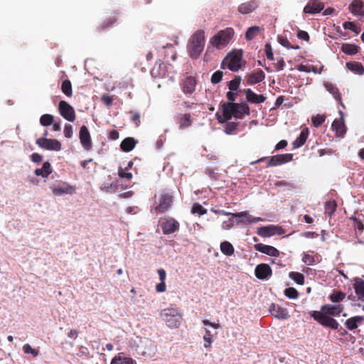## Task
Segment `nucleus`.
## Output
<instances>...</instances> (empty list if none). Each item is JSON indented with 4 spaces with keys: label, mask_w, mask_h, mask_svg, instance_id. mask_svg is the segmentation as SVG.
Masks as SVG:
<instances>
[{
    "label": "nucleus",
    "mask_w": 364,
    "mask_h": 364,
    "mask_svg": "<svg viewBox=\"0 0 364 364\" xmlns=\"http://www.w3.org/2000/svg\"><path fill=\"white\" fill-rule=\"evenodd\" d=\"M346 294L340 291H333V293L329 296V299L333 303H339L346 298Z\"/></svg>",
    "instance_id": "obj_37"
},
{
    "label": "nucleus",
    "mask_w": 364,
    "mask_h": 364,
    "mask_svg": "<svg viewBox=\"0 0 364 364\" xmlns=\"http://www.w3.org/2000/svg\"><path fill=\"white\" fill-rule=\"evenodd\" d=\"M272 269L269 264L262 263L258 264L255 270L257 278L259 279H265L272 275Z\"/></svg>",
    "instance_id": "obj_19"
},
{
    "label": "nucleus",
    "mask_w": 364,
    "mask_h": 364,
    "mask_svg": "<svg viewBox=\"0 0 364 364\" xmlns=\"http://www.w3.org/2000/svg\"><path fill=\"white\" fill-rule=\"evenodd\" d=\"M180 87L187 97L191 96L196 91L197 80L193 76H186L179 82Z\"/></svg>",
    "instance_id": "obj_7"
},
{
    "label": "nucleus",
    "mask_w": 364,
    "mask_h": 364,
    "mask_svg": "<svg viewBox=\"0 0 364 364\" xmlns=\"http://www.w3.org/2000/svg\"><path fill=\"white\" fill-rule=\"evenodd\" d=\"M284 294L289 299H296L299 296V292L294 287L287 288L284 291Z\"/></svg>",
    "instance_id": "obj_51"
},
{
    "label": "nucleus",
    "mask_w": 364,
    "mask_h": 364,
    "mask_svg": "<svg viewBox=\"0 0 364 364\" xmlns=\"http://www.w3.org/2000/svg\"><path fill=\"white\" fill-rule=\"evenodd\" d=\"M191 213L193 214L198 213L199 215H203L207 213V210L204 208L199 203H194L191 208Z\"/></svg>",
    "instance_id": "obj_48"
},
{
    "label": "nucleus",
    "mask_w": 364,
    "mask_h": 364,
    "mask_svg": "<svg viewBox=\"0 0 364 364\" xmlns=\"http://www.w3.org/2000/svg\"><path fill=\"white\" fill-rule=\"evenodd\" d=\"M269 311L272 316L279 319H287L289 316L287 309L278 304H272Z\"/></svg>",
    "instance_id": "obj_18"
},
{
    "label": "nucleus",
    "mask_w": 364,
    "mask_h": 364,
    "mask_svg": "<svg viewBox=\"0 0 364 364\" xmlns=\"http://www.w3.org/2000/svg\"><path fill=\"white\" fill-rule=\"evenodd\" d=\"M234 35V30L232 28H227L224 30L220 31L211 39V44L220 48L221 46H225L228 44Z\"/></svg>",
    "instance_id": "obj_6"
},
{
    "label": "nucleus",
    "mask_w": 364,
    "mask_h": 364,
    "mask_svg": "<svg viewBox=\"0 0 364 364\" xmlns=\"http://www.w3.org/2000/svg\"><path fill=\"white\" fill-rule=\"evenodd\" d=\"M223 73L220 70H218V71L215 72L211 76V80H210L211 82L213 84L219 83L223 79Z\"/></svg>",
    "instance_id": "obj_53"
},
{
    "label": "nucleus",
    "mask_w": 364,
    "mask_h": 364,
    "mask_svg": "<svg viewBox=\"0 0 364 364\" xmlns=\"http://www.w3.org/2000/svg\"><path fill=\"white\" fill-rule=\"evenodd\" d=\"M62 92L67 96L71 97L73 95L72 85L69 80H65L61 85Z\"/></svg>",
    "instance_id": "obj_40"
},
{
    "label": "nucleus",
    "mask_w": 364,
    "mask_h": 364,
    "mask_svg": "<svg viewBox=\"0 0 364 364\" xmlns=\"http://www.w3.org/2000/svg\"><path fill=\"white\" fill-rule=\"evenodd\" d=\"M341 115L340 119H335L332 123V129L336 132L337 136H343L346 132V127L343 123V113L342 111H339Z\"/></svg>",
    "instance_id": "obj_21"
},
{
    "label": "nucleus",
    "mask_w": 364,
    "mask_h": 364,
    "mask_svg": "<svg viewBox=\"0 0 364 364\" xmlns=\"http://www.w3.org/2000/svg\"><path fill=\"white\" fill-rule=\"evenodd\" d=\"M173 203V197L169 193L161 194L159 198V203L155 208V211L157 213H162L166 211Z\"/></svg>",
    "instance_id": "obj_11"
},
{
    "label": "nucleus",
    "mask_w": 364,
    "mask_h": 364,
    "mask_svg": "<svg viewBox=\"0 0 364 364\" xmlns=\"http://www.w3.org/2000/svg\"><path fill=\"white\" fill-rule=\"evenodd\" d=\"M60 115L69 122H74L76 117L74 108L66 101L61 100L58 105Z\"/></svg>",
    "instance_id": "obj_9"
},
{
    "label": "nucleus",
    "mask_w": 364,
    "mask_h": 364,
    "mask_svg": "<svg viewBox=\"0 0 364 364\" xmlns=\"http://www.w3.org/2000/svg\"><path fill=\"white\" fill-rule=\"evenodd\" d=\"M137 142L133 137H127L121 142L120 149L124 152H129L134 149Z\"/></svg>",
    "instance_id": "obj_27"
},
{
    "label": "nucleus",
    "mask_w": 364,
    "mask_h": 364,
    "mask_svg": "<svg viewBox=\"0 0 364 364\" xmlns=\"http://www.w3.org/2000/svg\"><path fill=\"white\" fill-rule=\"evenodd\" d=\"M344 307L343 304H325L321 306L320 312L330 316H338L343 311Z\"/></svg>",
    "instance_id": "obj_13"
},
{
    "label": "nucleus",
    "mask_w": 364,
    "mask_h": 364,
    "mask_svg": "<svg viewBox=\"0 0 364 364\" xmlns=\"http://www.w3.org/2000/svg\"><path fill=\"white\" fill-rule=\"evenodd\" d=\"M204 46L205 32L203 30H198L191 37L187 46L190 56L192 58H197L203 50Z\"/></svg>",
    "instance_id": "obj_2"
},
{
    "label": "nucleus",
    "mask_w": 364,
    "mask_h": 364,
    "mask_svg": "<svg viewBox=\"0 0 364 364\" xmlns=\"http://www.w3.org/2000/svg\"><path fill=\"white\" fill-rule=\"evenodd\" d=\"M324 86L326 89L333 96V97L339 102V104L345 108L343 103L342 102L341 95L338 91V89L335 85L331 82H325Z\"/></svg>",
    "instance_id": "obj_28"
},
{
    "label": "nucleus",
    "mask_w": 364,
    "mask_h": 364,
    "mask_svg": "<svg viewBox=\"0 0 364 364\" xmlns=\"http://www.w3.org/2000/svg\"><path fill=\"white\" fill-rule=\"evenodd\" d=\"M79 139L83 148L87 151L92 149V141L90 132L85 125L80 129Z\"/></svg>",
    "instance_id": "obj_14"
},
{
    "label": "nucleus",
    "mask_w": 364,
    "mask_h": 364,
    "mask_svg": "<svg viewBox=\"0 0 364 364\" xmlns=\"http://www.w3.org/2000/svg\"><path fill=\"white\" fill-rule=\"evenodd\" d=\"M257 233L259 235L262 237H269L276 233L282 234L283 233V231H282L281 228H278L274 225H269L259 228L258 229Z\"/></svg>",
    "instance_id": "obj_22"
},
{
    "label": "nucleus",
    "mask_w": 364,
    "mask_h": 364,
    "mask_svg": "<svg viewBox=\"0 0 364 364\" xmlns=\"http://www.w3.org/2000/svg\"><path fill=\"white\" fill-rule=\"evenodd\" d=\"M351 219L353 220V228L355 230L362 232L364 230V224L362 223V221L355 217L351 218Z\"/></svg>",
    "instance_id": "obj_54"
},
{
    "label": "nucleus",
    "mask_w": 364,
    "mask_h": 364,
    "mask_svg": "<svg viewBox=\"0 0 364 364\" xmlns=\"http://www.w3.org/2000/svg\"><path fill=\"white\" fill-rule=\"evenodd\" d=\"M64 135L66 138L70 139L73 136V126L70 124H66L64 127Z\"/></svg>",
    "instance_id": "obj_58"
},
{
    "label": "nucleus",
    "mask_w": 364,
    "mask_h": 364,
    "mask_svg": "<svg viewBox=\"0 0 364 364\" xmlns=\"http://www.w3.org/2000/svg\"><path fill=\"white\" fill-rule=\"evenodd\" d=\"M289 277L294 280L297 284L303 285L304 284L305 277L303 274L297 272H291Z\"/></svg>",
    "instance_id": "obj_39"
},
{
    "label": "nucleus",
    "mask_w": 364,
    "mask_h": 364,
    "mask_svg": "<svg viewBox=\"0 0 364 364\" xmlns=\"http://www.w3.org/2000/svg\"><path fill=\"white\" fill-rule=\"evenodd\" d=\"M302 262L307 265H312V264H314L315 261H314V258L313 256H311L307 253H304L303 257H302Z\"/></svg>",
    "instance_id": "obj_56"
},
{
    "label": "nucleus",
    "mask_w": 364,
    "mask_h": 364,
    "mask_svg": "<svg viewBox=\"0 0 364 364\" xmlns=\"http://www.w3.org/2000/svg\"><path fill=\"white\" fill-rule=\"evenodd\" d=\"M358 47L355 44L343 43L341 50L346 55H353L358 52Z\"/></svg>",
    "instance_id": "obj_34"
},
{
    "label": "nucleus",
    "mask_w": 364,
    "mask_h": 364,
    "mask_svg": "<svg viewBox=\"0 0 364 364\" xmlns=\"http://www.w3.org/2000/svg\"><path fill=\"white\" fill-rule=\"evenodd\" d=\"M213 335L208 329L205 328V333L203 336V340L205 341L204 347L205 348H210L212 343Z\"/></svg>",
    "instance_id": "obj_52"
},
{
    "label": "nucleus",
    "mask_w": 364,
    "mask_h": 364,
    "mask_svg": "<svg viewBox=\"0 0 364 364\" xmlns=\"http://www.w3.org/2000/svg\"><path fill=\"white\" fill-rule=\"evenodd\" d=\"M234 225V220L232 218H230L226 221H224L222 224V227L225 230L230 229Z\"/></svg>",
    "instance_id": "obj_61"
},
{
    "label": "nucleus",
    "mask_w": 364,
    "mask_h": 364,
    "mask_svg": "<svg viewBox=\"0 0 364 364\" xmlns=\"http://www.w3.org/2000/svg\"><path fill=\"white\" fill-rule=\"evenodd\" d=\"M161 316L170 328H178L182 315L176 309L168 308L162 311Z\"/></svg>",
    "instance_id": "obj_4"
},
{
    "label": "nucleus",
    "mask_w": 364,
    "mask_h": 364,
    "mask_svg": "<svg viewBox=\"0 0 364 364\" xmlns=\"http://www.w3.org/2000/svg\"><path fill=\"white\" fill-rule=\"evenodd\" d=\"M265 52L266 55L268 60H274V55L272 53V48L269 45H266L265 46Z\"/></svg>",
    "instance_id": "obj_62"
},
{
    "label": "nucleus",
    "mask_w": 364,
    "mask_h": 364,
    "mask_svg": "<svg viewBox=\"0 0 364 364\" xmlns=\"http://www.w3.org/2000/svg\"><path fill=\"white\" fill-rule=\"evenodd\" d=\"M220 250L224 255L227 256L232 255L235 252L234 247L230 242L228 241H224L220 243Z\"/></svg>",
    "instance_id": "obj_35"
},
{
    "label": "nucleus",
    "mask_w": 364,
    "mask_h": 364,
    "mask_svg": "<svg viewBox=\"0 0 364 364\" xmlns=\"http://www.w3.org/2000/svg\"><path fill=\"white\" fill-rule=\"evenodd\" d=\"M255 250L271 257H279V251L273 246L258 243L255 245Z\"/></svg>",
    "instance_id": "obj_20"
},
{
    "label": "nucleus",
    "mask_w": 364,
    "mask_h": 364,
    "mask_svg": "<svg viewBox=\"0 0 364 364\" xmlns=\"http://www.w3.org/2000/svg\"><path fill=\"white\" fill-rule=\"evenodd\" d=\"M326 119V117L324 115L317 114L311 117V121L314 127H318L321 126Z\"/></svg>",
    "instance_id": "obj_49"
},
{
    "label": "nucleus",
    "mask_w": 364,
    "mask_h": 364,
    "mask_svg": "<svg viewBox=\"0 0 364 364\" xmlns=\"http://www.w3.org/2000/svg\"><path fill=\"white\" fill-rule=\"evenodd\" d=\"M240 82H241L240 76H236L232 80H230L229 82V85H228V88H229L230 91H233V92L237 91L240 85Z\"/></svg>",
    "instance_id": "obj_47"
},
{
    "label": "nucleus",
    "mask_w": 364,
    "mask_h": 364,
    "mask_svg": "<svg viewBox=\"0 0 364 364\" xmlns=\"http://www.w3.org/2000/svg\"><path fill=\"white\" fill-rule=\"evenodd\" d=\"M343 27L346 30H350L355 34H358L361 29L360 28L358 27L355 23L353 21H346L343 23Z\"/></svg>",
    "instance_id": "obj_45"
},
{
    "label": "nucleus",
    "mask_w": 364,
    "mask_h": 364,
    "mask_svg": "<svg viewBox=\"0 0 364 364\" xmlns=\"http://www.w3.org/2000/svg\"><path fill=\"white\" fill-rule=\"evenodd\" d=\"M101 100L104 105H105L107 106H111L114 99H113L112 96H110L107 94H105L102 96Z\"/></svg>",
    "instance_id": "obj_59"
},
{
    "label": "nucleus",
    "mask_w": 364,
    "mask_h": 364,
    "mask_svg": "<svg viewBox=\"0 0 364 364\" xmlns=\"http://www.w3.org/2000/svg\"><path fill=\"white\" fill-rule=\"evenodd\" d=\"M293 159V154H284L272 156L267 162V166H277L289 162Z\"/></svg>",
    "instance_id": "obj_12"
},
{
    "label": "nucleus",
    "mask_w": 364,
    "mask_h": 364,
    "mask_svg": "<svg viewBox=\"0 0 364 364\" xmlns=\"http://www.w3.org/2000/svg\"><path fill=\"white\" fill-rule=\"evenodd\" d=\"M258 6V3L255 0H251L241 4L237 11L242 14H248L254 11Z\"/></svg>",
    "instance_id": "obj_23"
},
{
    "label": "nucleus",
    "mask_w": 364,
    "mask_h": 364,
    "mask_svg": "<svg viewBox=\"0 0 364 364\" xmlns=\"http://www.w3.org/2000/svg\"><path fill=\"white\" fill-rule=\"evenodd\" d=\"M161 227L164 235L173 233L179 230V223L173 218H169L161 223Z\"/></svg>",
    "instance_id": "obj_10"
},
{
    "label": "nucleus",
    "mask_w": 364,
    "mask_h": 364,
    "mask_svg": "<svg viewBox=\"0 0 364 364\" xmlns=\"http://www.w3.org/2000/svg\"><path fill=\"white\" fill-rule=\"evenodd\" d=\"M176 122L178 124L180 129H184L189 127L192 124L191 116L190 114H180L176 118Z\"/></svg>",
    "instance_id": "obj_25"
},
{
    "label": "nucleus",
    "mask_w": 364,
    "mask_h": 364,
    "mask_svg": "<svg viewBox=\"0 0 364 364\" xmlns=\"http://www.w3.org/2000/svg\"><path fill=\"white\" fill-rule=\"evenodd\" d=\"M242 58V52L240 50H235L230 52L223 60L221 68H228L231 71H238L241 68V60Z\"/></svg>",
    "instance_id": "obj_3"
},
{
    "label": "nucleus",
    "mask_w": 364,
    "mask_h": 364,
    "mask_svg": "<svg viewBox=\"0 0 364 364\" xmlns=\"http://www.w3.org/2000/svg\"><path fill=\"white\" fill-rule=\"evenodd\" d=\"M119 132L117 130L113 129L109 132L108 138L110 140H117L119 138Z\"/></svg>",
    "instance_id": "obj_64"
},
{
    "label": "nucleus",
    "mask_w": 364,
    "mask_h": 364,
    "mask_svg": "<svg viewBox=\"0 0 364 364\" xmlns=\"http://www.w3.org/2000/svg\"><path fill=\"white\" fill-rule=\"evenodd\" d=\"M237 96V93L233 91H229L226 93V98L228 101L221 105L223 115L216 114L220 123L228 122L232 117L242 119L245 115H250V109L246 102H235Z\"/></svg>",
    "instance_id": "obj_1"
},
{
    "label": "nucleus",
    "mask_w": 364,
    "mask_h": 364,
    "mask_svg": "<svg viewBox=\"0 0 364 364\" xmlns=\"http://www.w3.org/2000/svg\"><path fill=\"white\" fill-rule=\"evenodd\" d=\"M36 144L41 148L49 151H60L62 148L61 143L55 139L41 137L36 140Z\"/></svg>",
    "instance_id": "obj_8"
},
{
    "label": "nucleus",
    "mask_w": 364,
    "mask_h": 364,
    "mask_svg": "<svg viewBox=\"0 0 364 364\" xmlns=\"http://www.w3.org/2000/svg\"><path fill=\"white\" fill-rule=\"evenodd\" d=\"M354 289L359 299L364 297V281L358 280L354 284Z\"/></svg>",
    "instance_id": "obj_38"
},
{
    "label": "nucleus",
    "mask_w": 364,
    "mask_h": 364,
    "mask_svg": "<svg viewBox=\"0 0 364 364\" xmlns=\"http://www.w3.org/2000/svg\"><path fill=\"white\" fill-rule=\"evenodd\" d=\"M265 73L261 70L257 69L254 70L251 73H248L245 75V78L248 85H255L264 80Z\"/></svg>",
    "instance_id": "obj_16"
},
{
    "label": "nucleus",
    "mask_w": 364,
    "mask_h": 364,
    "mask_svg": "<svg viewBox=\"0 0 364 364\" xmlns=\"http://www.w3.org/2000/svg\"><path fill=\"white\" fill-rule=\"evenodd\" d=\"M118 175L121 178H126L131 180L132 178V173L130 172H126L122 168H119L118 170Z\"/></svg>",
    "instance_id": "obj_57"
},
{
    "label": "nucleus",
    "mask_w": 364,
    "mask_h": 364,
    "mask_svg": "<svg viewBox=\"0 0 364 364\" xmlns=\"http://www.w3.org/2000/svg\"><path fill=\"white\" fill-rule=\"evenodd\" d=\"M349 11L355 16H362L363 3L361 0H353L348 6Z\"/></svg>",
    "instance_id": "obj_29"
},
{
    "label": "nucleus",
    "mask_w": 364,
    "mask_h": 364,
    "mask_svg": "<svg viewBox=\"0 0 364 364\" xmlns=\"http://www.w3.org/2000/svg\"><path fill=\"white\" fill-rule=\"evenodd\" d=\"M121 360V364H133V360L132 358H125L123 353H119L117 356H115L112 360L110 364H117L118 361Z\"/></svg>",
    "instance_id": "obj_41"
},
{
    "label": "nucleus",
    "mask_w": 364,
    "mask_h": 364,
    "mask_svg": "<svg viewBox=\"0 0 364 364\" xmlns=\"http://www.w3.org/2000/svg\"><path fill=\"white\" fill-rule=\"evenodd\" d=\"M259 30L260 28L259 26H255L250 27L246 31L245 38L247 41L252 40L258 34Z\"/></svg>",
    "instance_id": "obj_42"
},
{
    "label": "nucleus",
    "mask_w": 364,
    "mask_h": 364,
    "mask_svg": "<svg viewBox=\"0 0 364 364\" xmlns=\"http://www.w3.org/2000/svg\"><path fill=\"white\" fill-rule=\"evenodd\" d=\"M324 9V4L323 3H308L304 8V12L305 14H316L320 13Z\"/></svg>",
    "instance_id": "obj_24"
},
{
    "label": "nucleus",
    "mask_w": 364,
    "mask_h": 364,
    "mask_svg": "<svg viewBox=\"0 0 364 364\" xmlns=\"http://www.w3.org/2000/svg\"><path fill=\"white\" fill-rule=\"evenodd\" d=\"M232 217L242 218V221H245L249 223H257L262 220L260 218H257L250 215L247 211H242L240 213L232 214Z\"/></svg>",
    "instance_id": "obj_30"
},
{
    "label": "nucleus",
    "mask_w": 364,
    "mask_h": 364,
    "mask_svg": "<svg viewBox=\"0 0 364 364\" xmlns=\"http://www.w3.org/2000/svg\"><path fill=\"white\" fill-rule=\"evenodd\" d=\"M278 42L284 47L287 48V49H294V50H299L300 48V46L298 45L292 46L289 41L282 36L278 37Z\"/></svg>",
    "instance_id": "obj_44"
},
{
    "label": "nucleus",
    "mask_w": 364,
    "mask_h": 364,
    "mask_svg": "<svg viewBox=\"0 0 364 364\" xmlns=\"http://www.w3.org/2000/svg\"><path fill=\"white\" fill-rule=\"evenodd\" d=\"M309 133L307 128L302 129L299 136L293 142L294 148H299L303 146L307 140Z\"/></svg>",
    "instance_id": "obj_31"
},
{
    "label": "nucleus",
    "mask_w": 364,
    "mask_h": 364,
    "mask_svg": "<svg viewBox=\"0 0 364 364\" xmlns=\"http://www.w3.org/2000/svg\"><path fill=\"white\" fill-rule=\"evenodd\" d=\"M166 286L165 282H161L156 286V291L159 293L166 291Z\"/></svg>",
    "instance_id": "obj_63"
},
{
    "label": "nucleus",
    "mask_w": 364,
    "mask_h": 364,
    "mask_svg": "<svg viewBox=\"0 0 364 364\" xmlns=\"http://www.w3.org/2000/svg\"><path fill=\"white\" fill-rule=\"evenodd\" d=\"M243 93L245 95L247 102L252 104L263 103L267 99L263 95L255 93L250 88L245 89Z\"/></svg>",
    "instance_id": "obj_17"
},
{
    "label": "nucleus",
    "mask_w": 364,
    "mask_h": 364,
    "mask_svg": "<svg viewBox=\"0 0 364 364\" xmlns=\"http://www.w3.org/2000/svg\"><path fill=\"white\" fill-rule=\"evenodd\" d=\"M297 37L301 40H304L305 41H309V35L306 31H299L297 33Z\"/></svg>",
    "instance_id": "obj_60"
},
{
    "label": "nucleus",
    "mask_w": 364,
    "mask_h": 364,
    "mask_svg": "<svg viewBox=\"0 0 364 364\" xmlns=\"http://www.w3.org/2000/svg\"><path fill=\"white\" fill-rule=\"evenodd\" d=\"M346 68L350 71L358 75H363L364 73V68L361 63L359 62H350L346 65Z\"/></svg>",
    "instance_id": "obj_33"
},
{
    "label": "nucleus",
    "mask_w": 364,
    "mask_h": 364,
    "mask_svg": "<svg viewBox=\"0 0 364 364\" xmlns=\"http://www.w3.org/2000/svg\"><path fill=\"white\" fill-rule=\"evenodd\" d=\"M118 21V18L116 16H112L107 18L102 23H101L99 27V31H104L111 26H112L114 23Z\"/></svg>",
    "instance_id": "obj_36"
},
{
    "label": "nucleus",
    "mask_w": 364,
    "mask_h": 364,
    "mask_svg": "<svg viewBox=\"0 0 364 364\" xmlns=\"http://www.w3.org/2000/svg\"><path fill=\"white\" fill-rule=\"evenodd\" d=\"M238 124L237 122H228L225 125V132L230 134L235 132L237 128Z\"/></svg>",
    "instance_id": "obj_55"
},
{
    "label": "nucleus",
    "mask_w": 364,
    "mask_h": 364,
    "mask_svg": "<svg viewBox=\"0 0 364 364\" xmlns=\"http://www.w3.org/2000/svg\"><path fill=\"white\" fill-rule=\"evenodd\" d=\"M23 351L26 354H31L33 357H36L38 355V350L33 348L29 344H25L23 346Z\"/></svg>",
    "instance_id": "obj_50"
},
{
    "label": "nucleus",
    "mask_w": 364,
    "mask_h": 364,
    "mask_svg": "<svg viewBox=\"0 0 364 364\" xmlns=\"http://www.w3.org/2000/svg\"><path fill=\"white\" fill-rule=\"evenodd\" d=\"M364 321V317L362 316H355L349 318L345 322L346 327L350 330L353 331L358 328V326L362 324Z\"/></svg>",
    "instance_id": "obj_26"
},
{
    "label": "nucleus",
    "mask_w": 364,
    "mask_h": 364,
    "mask_svg": "<svg viewBox=\"0 0 364 364\" xmlns=\"http://www.w3.org/2000/svg\"><path fill=\"white\" fill-rule=\"evenodd\" d=\"M337 204L335 200H329L325 203V214L331 216L336 211Z\"/></svg>",
    "instance_id": "obj_43"
},
{
    "label": "nucleus",
    "mask_w": 364,
    "mask_h": 364,
    "mask_svg": "<svg viewBox=\"0 0 364 364\" xmlns=\"http://www.w3.org/2000/svg\"><path fill=\"white\" fill-rule=\"evenodd\" d=\"M52 192L55 196H61L65 194L73 195L75 193L76 188L75 186L68 184V183H63L51 188Z\"/></svg>",
    "instance_id": "obj_15"
},
{
    "label": "nucleus",
    "mask_w": 364,
    "mask_h": 364,
    "mask_svg": "<svg viewBox=\"0 0 364 364\" xmlns=\"http://www.w3.org/2000/svg\"><path fill=\"white\" fill-rule=\"evenodd\" d=\"M309 314L315 321L324 327H328L333 330H337L338 328V322L335 318L323 312L312 311Z\"/></svg>",
    "instance_id": "obj_5"
},
{
    "label": "nucleus",
    "mask_w": 364,
    "mask_h": 364,
    "mask_svg": "<svg viewBox=\"0 0 364 364\" xmlns=\"http://www.w3.org/2000/svg\"><path fill=\"white\" fill-rule=\"evenodd\" d=\"M53 116L49 114H43L40 118V123L42 126L47 127L53 123Z\"/></svg>",
    "instance_id": "obj_46"
},
{
    "label": "nucleus",
    "mask_w": 364,
    "mask_h": 364,
    "mask_svg": "<svg viewBox=\"0 0 364 364\" xmlns=\"http://www.w3.org/2000/svg\"><path fill=\"white\" fill-rule=\"evenodd\" d=\"M34 173L38 176H41L43 178H47L52 173V168L50 162H44L42 168H36Z\"/></svg>",
    "instance_id": "obj_32"
}]
</instances>
